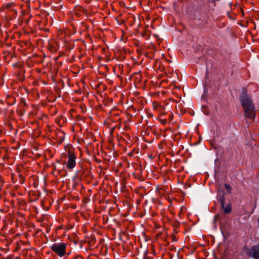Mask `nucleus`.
Wrapping results in <instances>:
<instances>
[{"instance_id": "4", "label": "nucleus", "mask_w": 259, "mask_h": 259, "mask_svg": "<svg viewBox=\"0 0 259 259\" xmlns=\"http://www.w3.org/2000/svg\"><path fill=\"white\" fill-rule=\"evenodd\" d=\"M250 253L254 258H259V245L252 246L250 250Z\"/></svg>"}, {"instance_id": "5", "label": "nucleus", "mask_w": 259, "mask_h": 259, "mask_svg": "<svg viewBox=\"0 0 259 259\" xmlns=\"http://www.w3.org/2000/svg\"><path fill=\"white\" fill-rule=\"evenodd\" d=\"M224 201V200H222L221 206L224 208V212L226 213L230 212L232 209L231 205L230 204H228L226 206H225Z\"/></svg>"}, {"instance_id": "6", "label": "nucleus", "mask_w": 259, "mask_h": 259, "mask_svg": "<svg viewBox=\"0 0 259 259\" xmlns=\"http://www.w3.org/2000/svg\"><path fill=\"white\" fill-rule=\"evenodd\" d=\"M225 187L227 191L229 193L231 192L232 188H231V187L229 184H225Z\"/></svg>"}, {"instance_id": "3", "label": "nucleus", "mask_w": 259, "mask_h": 259, "mask_svg": "<svg viewBox=\"0 0 259 259\" xmlns=\"http://www.w3.org/2000/svg\"><path fill=\"white\" fill-rule=\"evenodd\" d=\"M50 248L60 257L66 254V244L64 243H55L53 244Z\"/></svg>"}, {"instance_id": "2", "label": "nucleus", "mask_w": 259, "mask_h": 259, "mask_svg": "<svg viewBox=\"0 0 259 259\" xmlns=\"http://www.w3.org/2000/svg\"><path fill=\"white\" fill-rule=\"evenodd\" d=\"M61 158L63 159L65 158L66 160L64 161V163L66 164V167L68 169H72L76 165V156L74 153L70 150L68 151L67 153H63L61 155Z\"/></svg>"}, {"instance_id": "1", "label": "nucleus", "mask_w": 259, "mask_h": 259, "mask_svg": "<svg viewBox=\"0 0 259 259\" xmlns=\"http://www.w3.org/2000/svg\"><path fill=\"white\" fill-rule=\"evenodd\" d=\"M240 102L244 111L245 116L249 119H253L255 117V111L254 105L250 97L245 93L240 96Z\"/></svg>"}]
</instances>
